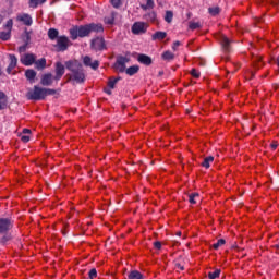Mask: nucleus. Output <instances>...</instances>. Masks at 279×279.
Segmentation results:
<instances>
[{"instance_id": "1", "label": "nucleus", "mask_w": 279, "mask_h": 279, "mask_svg": "<svg viewBox=\"0 0 279 279\" xmlns=\"http://www.w3.org/2000/svg\"><path fill=\"white\" fill-rule=\"evenodd\" d=\"M95 32L96 34H102L104 25L89 23L85 25H75L69 29L71 40H77L78 38H86Z\"/></svg>"}, {"instance_id": "2", "label": "nucleus", "mask_w": 279, "mask_h": 279, "mask_svg": "<svg viewBox=\"0 0 279 279\" xmlns=\"http://www.w3.org/2000/svg\"><path fill=\"white\" fill-rule=\"evenodd\" d=\"M68 71H71L70 74H66L68 82H76V84H82L86 80V74H84V69L82 64L77 61H68L65 63Z\"/></svg>"}, {"instance_id": "3", "label": "nucleus", "mask_w": 279, "mask_h": 279, "mask_svg": "<svg viewBox=\"0 0 279 279\" xmlns=\"http://www.w3.org/2000/svg\"><path fill=\"white\" fill-rule=\"evenodd\" d=\"M45 88L43 87L34 86L33 90H29L27 93V98L35 101H40L45 99Z\"/></svg>"}, {"instance_id": "4", "label": "nucleus", "mask_w": 279, "mask_h": 279, "mask_svg": "<svg viewBox=\"0 0 279 279\" xmlns=\"http://www.w3.org/2000/svg\"><path fill=\"white\" fill-rule=\"evenodd\" d=\"M147 29H149V23L147 22H135L131 27V32L135 34V36L146 34Z\"/></svg>"}, {"instance_id": "5", "label": "nucleus", "mask_w": 279, "mask_h": 279, "mask_svg": "<svg viewBox=\"0 0 279 279\" xmlns=\"http://www.w3.org/2000/svg\"><path fill=\"white\" fill-rule=\"evenodd\" d=\"M71 39L66 37V35H61L57 39V44L54 45L57 51H66L69 47H71Z\"/></svg>"}, {"instance_id": "6", "label": "nucleus", "mask_w": 279, "mask_h": 279, "mask_svg": "<svg viewBox=\"0 0 279 279\" xmlns=\"http://www.w3.org/2000/svg\"><path fill=\"white\" fill-rule=\"evenodd\" d=\"M90 47L94 51H104L106 49V39L104 37H96L92 39Z\"/></svg>"}, {"instance_id": "7", "label": "nucleus", "mask_w": 279, "mask_h": 279, "mask_svg": "<svg viewBox=\"0 0 279 279\" xmlns=\"http://www.w3.org/2000/svg\"><path fill=\"white\" fill-rule=\"evenodd\" d=\"M128 62H130V57H118L114 64L116 71L119 73H125V64H128Z\"/></svg>"}, {"instance_id": "8", "label": "nucleus", "mask_w": 279, "mask_h": 279, "mask_svg": "<svg viewBox=\"0 0 279 279\" xmlns=\"http://www.w3.org/2000/svg\"><path fill=\"white\" fill-rule=\"evenodd\" d=\"M14 222L10 218H0V234H5V232L12 230Z\"/></svg>"}, {"instance_id": "9", "label": "nucleus", "mask_w": 279, "mask_h": 279, "mask_svg": "<svg viewBox=\"0 0 279 279\" xmlns=\"http://www.w3.org/2000/svg\"><path fill=\"white\" fill-rule=\"evenodd\" d=\"M20 62L24 64V66H32L36 62V54L34 53H25L21 57Z\"/></svg>"}, {"instance_id": "10", "label": "nucleus", "mask_w": 279, "mask_h": 279, "mask_svg": "<svg viewBox=\"0 0 279 279\" xmlns=\"http://www.w3.org/2000/svg\"><path fill=\"white\" fill-rule=\"evenodd\" d=\"M83 64L85 66H89V69H93L94 71H97L99 69V61L95 60L93 61V58L85 56L83 58Z\"/></svg>"}, {"instance_id": "11", "label": "nucleus", "mask_w": 279, "mask_h": 279, "mask_svg": "<svg viewBox=\"0 0 279 279\" xmlns=\"http://www.w3.org/2000/svg\"><path fill=\"white\" fill-rule=\"evenodd\" d=\"M16 21L20 23H24L27 27L32 26V23H34V20H32V15L27 13H22L16 16Z\"/></svg>"}, {"instance_id": "12", "label": "nucleus", "mask_w": 279, "mask_h": 279, "mask_svg": "<svg viewBox=\"0 0 279 279\" xmlns=\"http://www.w3.org/2000/svg\"><path fill=\"white\" fill-rule=\"evenodd\" d=\"M64 64H62V62H57L54 65V80L57 82H60V80H62V76L64 75Z\"/></svg>"}, {"instance_id": "13", "label": "nucleus", "mask_w": 279, "mask_h": 279, "mask_svg": "<svg viewBox=\"0 0 279 279\" xmlns=\"http://www.w3.org/2000/svg\"><path fill=\"white\" fill-rule=\"evenodd\" d=\"M53 80H56V77H53V74L47 73L41 76L40 84L41 86H51V84H53Z\"/></svg>"}, {"instance_id": "14", "label": "nucleus", "mask_w": 279, "mask_h": 279, "mask_svg": "<svg viewBox=\"0 0 279 279\" xmlns=\"http://www.w3.org/2000/svg\"><path fill=\"white\" fill-rule=\"evenodd\" d=\"M9 60H10V63L7 69V72L10 74V73H13L14 69H16V64H19V59L14 54H9Z\"/></svg>"}, {"instance_id": "15", "label": "nucleus", "mask_w": 279, "mask_h": 279, "mask_svg": "<svg viewBox=\"0 0 279 279\" xmlns=\"http://www.w3.org/2000/svg\"><path fill=\"white\" fill-rule=\"evenodd\" d=\"M137 62H140V64H144L145 66H150L153 60L151 57L147 54H138Z\"/></svg>"}, {"instance_id": "16", "label": "nucleus", "mask_w": 279, "mask_h": 279, "mask_svg": "<svg viewBox=\"0 0 279 279\" xmlns=\"http://www.w3.org/2000/svg\"><path fill=\"white\" fill-rule=\"evenodd\" d=\"M46 68H47V59L41 58L37 61L35 60V69H37V71H43Z\"/></svg>"}, {"instance_id": "17", "label": "nucleus", "mask_w": 279, "mask_h": 279, "mask_svg": "<svg viewBox=\"0 0 279 279\" xmlns=\"http://www.w3.org/2000/svg\"><path fill=\"white\" fill-rule=\"evenodd\" d=\"M213 162H215V157H205L203 162L201 163V167H204V169H210V165H213Z\"/></svg>"}, {"instance_id": "18", "label": "nucleus", "mask_w": 279, "mask_h": 279, "mask_svg": "<svg viewBox=\"0 0 279 279\" xmlns=\"http://www.w3.org/2000/svg\"><path fill=\"white\" fill-rule=\"evenodd\" d=\"M48 38L50 40H58V38H60V32L56 28H49Z\"/></svg>"}, {"instance_id": "19", "label": "nucleus", "mask_w": 279, "mask_h": 279, "mask_svg": "<svg viewBox=\"0 0 279 279\" xmlns=\"http://www.w3.org/2000/svg\"><path fill=\"white\" fill-rule=\"evenodd\" d=\"M8 108V96L0 92V110H5Z\"/></svg>"}, {"instance_id": "20", "label": "nucleus", "mask_w": 279, "mask_h": 279, "mask_svg": "<svg viewBox=\"0 0 279 279\" xmlns=\"http://www.w3.org/2000/svg\"><path fill=\"white\" fill-rule=\"evenodd\" d=\"M153 40H165L167 38V33L162 31H158L151 36Z\"/></svg>"}, {"instance_id": "21", "label": "nucleus", "mask_w": 279, "mask_h": 279, "mask_svg": "<svg viewBox=\"0 0 279 279\" xmlns=\"http://www.w3.org/2000/svg\"><path fill=\"white\" fill-rule=\"evenodd\" d=\"M221 45H222L223 51H226L228 53L230 51V39H228V37L223 36L221 38Z\"/></svg>"}, {"instance_id": "22", "label": "nucleus", "mask_w": 279, "mask_h": 279, "mask_svg": "<svg viewBox=\"0 0 279 279\" xmlns=\"http://www.w3.org/2000/svg\"><path fill=\"white\" fill-rule=\"evenodd\" d=\"M138 71H141V66L138 65H133L130 66L129 69L125 70L126 75H136V73H138Z\"/></svg>"}, {"instance_id": "23", "label": "nucleus", "mask_w": 279, "mask_h": 279, "mask_svg": "<svg viewBox=\"0 0 279 279\" xmlns=\"http://www.w3.org/2000/svg\"><path fill=\"white\" fill-rule=\"evenodd\" d=\"M146 21L149 23H158V17L156 15V12H149L148 14L145 15Z\"/></svg>"}, {"instance_id": "24", "label": "nucleus", "mask_w": 279, "mask_h": 279, "mask_svg": "<svg viewBox=\"0 0 279 279\" xmlns=\"http://www.w3.org/2000/svg\"><path fill=\"white\" fill-rule=\"evenodd\" d=\"M117 17V13L112 12L109 16L105 17V24L106 25H114V19Z\"/></svg>"}, {"instance_id": "25", "label": "nucleus", "mask_w": 279, "mask_h": 279, "mask_svg": "<svg viewBox=\"0 0 279 279\" xmlns=\"http://www.w3.org/2000/svg\"><path fill=\"white\" fill-rule=\"evenodd\" d=\"M128 278L129 279H143V274H141V271H138V270H132L131 272H129Z\"/></svg>"}, {"instance_id": "26", "label": "nucleus", "mask_w": 279, "mask_h": 279, "mask_svg": "<svg viewBox=\"0 0 279 279\" xmlns=\"http://www.w3.org/2000/svg\"><path fill=\"white\" fill-rule=\"evenodd\" d=\"M119 80H121V77H110L107 83L108 88L113 89L114 86H117V84L119 83Z\"/></svg>"}, {"instance_id": "27", "label": "nucleus", "mask_w": 279, "mask_h": 279, "mask_svg": "<svg viewBox=\"0 0 279 279\" xmlns=\"http://www.w3.org/2000/svg\"><path fill=\"white\" fill-rule=\"evenodd\" d=\"M47 0H29L28 5L29 8H38V5H43V3H46Z\"/></svg>"}, {"instance_id": "28", "label": "nucleus", "mask_w": 279, "mask_h": 279, "mask_svg": "<svg viewBox=\"0 0 279 279\" xmlns=\"http://www.w3.org/2000/svg\"><path fill=\"white\" fill-rule=\"evenodd\" d=\"M161 58H162V60L171 61V60H174L175 54H173V52L167 50V51H165V52L161 54Z\"/></svg>"}, {"instance_id": "29", "label": "nucleus", "mask_w": 279, "mask_h": 279, "mask_svg": "<svg viewBox=\"0 0 279 279\" xmlns=\"http://www.w3.org/2000/svg\"><path fill=\"white\" fill-rule=\"evenodd\" d=\"M189 202L190 204H196L197 202H199V193H191L189 195Z\"/></svg>"}, {"instance_id": "30", "label": "nucleus", "mask_w": 279, "mask_h": 279, "mask_svg": "<svg viewBox=\"0 0 279 279\" xmlns=\"http://www.w3.org/2000/svg\"><path fill=\"white\" fill-rule=\"evenodd\" d=\"M25 76H26V78L29 80V82H34V80H36V71H34V70H26Z\"/></svg>"}, {"instance_id": "31", "label": "nucleus", "mask_w": 279, "mask_h": 279, "mask_svg": "<svg viewBox=\"0 0 279 279\" xmlns=\"http://www.w3.org/2000/svg\"><path fill=\"white\" fill-rule=\"evenodd\" d=\"M11 37L12 33H10L9 31L0 32V40H10Z\"/></svg>"}, {"instance_id": "32", "label": "nucleus", "mask_w": 279, "mask_h": 279, "mask_svg": "<svg viewBox=\"0 0 279 279\" xmlns=\"http://www.w3.org/2000/svg\"><path fill=\"white\" fill-rule=\"evenodd\" d=\"M221 276V269H216L214 272H208V279H217Z\"/></svg>"}, {"instance_id": "33", "label": "nucleus", "mask_w": 279, "mask_h": 279, "mask_svg": "<svg viewBox=\"0 0 279 279\" xmlns=\"http://www.w3.org/2000/svg\"><path fill=\"white\" fill-rule=\"evenodd\" d=\"M208 12L211 16H217V14L221 12V9H219V7H211L208 9Z\"/></svg>"}, {"instance_id": "34", "label": "nucleus", "mask_w": 279, "mask_h": 279, "mask_svg": "<svg viewBox=\"0 0 279 279\" xmlns=\"http://www.w3.org/2000/svg\"><path fill=\"white\" fill-rule=\"evenodd\" d=\"M202 27V24L199 22H190L189 28L192 31L199 29Z\"/></svg>"}, {"instance_id": "35", "label": "nucleus", "mask_w": 279, "mask_h": 279, "mask_svg": "<svg viewBox=\"0 0 279 279\" xmlns=\"http://www.w3.org/2000/svg\"><path fill=\"white\" fill-rule=\"evenodd\" d=\"M13 26H14V22L12 21V19H10L9 21H7V24L4 25V29H7V32L12 34Z\"/></svg>"}, {"instance_id": "36", "label": "nucleus", "mask_w": 279, "mask_h": 279, "mask_svg": "<svg viewBox=\"0 0 279 279\" xmlns=\"http://www.w3.org/2000/svg\"><path fill=\"white\" fill-rule=\"evenodd\" d=\"M222 245H226V240L220 239V240L217 241V243L213 244V248L218 250V248L222 247Z\"/></svg>"}, {"instance_id": "37", "label": "nucleus", "mask_w": 279, "mask_h": 279, "mask_svg": "<svg viewBox=\"0 0 279 279\" xmlns=\"http://www.w3.org/2000/svg\"><path fill=\"white\" fill-rule=\"evenodd\" d=\"M143 10H151L154 8V0H146V4L142 5Z\"/></svg>"}, {"instance_id": "38", "label": "nucleus", "mask_w": 279, "mask_h": 279, "mask_svg": "<svg viewBox=\"0 0 279 279\" xmlns=\"http://www.w3.org/2000/svg\"><path fill=\"white\" fill-rule=\"evenodd\" d=\"M165 21H166L167 23H171V22L173 21V12L167 11V12H166V16H165Z\"/></svg>"}, {"instance_id": "39", "label": "nucleus", "mask_w": 279, "mask_h": 279, "mask_svg": "<svg viewBox=\"0 0 279 279\" xmlns=\"http://www.w3.org/2000/svg\"><path fill=\"white\" fill-rule=\"evenodd\" d=\"M190 73H191L192 77H194L195 80H199L201 73L198 72L197 69H192Z\"/></svg>"}, {"instance_id": "40", "label": "nucleus", "mask_w": 279, "mask_h": 279, "mask_svg": "<svg viewBox=\"0 0 279 279\" xmlns=\"http://www.w3.org/2000/svg\"><path fill=\"white\" fill-rule=\"evenodd\" d=\"M89 279H95L97 278V269L93 268L88 272Z\"/></svg>"}, {"instance_id": "41", "label": "nucleus", "mask_w": 279, "mask_h": 279, "mask_svg": "<svg viewBox=\"0 0 279 279\" xmlns=\"http://www.w3.org/2000/svg\"><path fill=\"white\" fill-rule=\"evenodd\" d=\"M49 95H56V89L45 88V97Z\"/></svg>"}, {"instance_id": "42", "label": "nucleus", "mask_w": 279, "mask_h": 279, "mask_svg": "<svg viewBox=\"0 0 279 279\" xmlns=\"http://www.w3.org/2000/svg\"><path fill=\"white\" fill-rule=\"evenodd\" d=\"M25 51H27V44L19 47V52L20 53H25Z\"/></svg>"}, {"instance_id": "43", "label": "nucleus", "mask_w": 279, "mask_h": 279, "mask_svg": "<svg viewBox=\"0 0 279 279\" xmlns=\"http://www.w3.org/2000/svg\"><path fill=\"white\" fill-rule=\"evenodd\" d=\"M113 8H119L121 5V0H111Z\"/></svg>"}, {"instance_id": "44", "label": "nucleus", "mask_w": 279, "mask_h": 279, "mask_svg": "<svg viewBox=\"0 0 279 279\" xmlns=\"http://www.w3.org/2000/svg\"><path fill=\"white\" fill-rule=\"evenodd\" d=\"M180 45H182V43H180V41H174L173 45H172V50H173V51H178V47H180Z\"/></svg>"}, {"instance_id": "45", "label": "nucleus", "mask_w": 279, "mask_h": 279, "mask_svg": "<svg viewBox=\"0 0 279 279\" xmlns=\"http://www.w3.org/2000/svg\"><path fill=\"white\" fill-rule=\"evenodd\" d=\"M21 141L22 143H29V135H22Z\"/></svg>"}, {"instance_id": "46", "label": "nucleus", "mask_w": 279, "mask_h": 279, "mask_svg": "<svg viewBox=\"0 0 279 279\" xmlns=\"http://www.w3.org/2000/svg\"><path fill=\"white\" fill-rule=\"evenodd\" d=\"M154 247H155L156 250H161V248H162V243L159 242V241H157V242L154 243Z\"/></svg>"}, {"instance_id": "47", "label": "nucleus", "mask_w": 279, "mask_h": 279, "mask_svg": "<svg viewBox=\"0 0 279 279\" xmlns=\"http://www.w3.org/2000/svg\"><path fill=\"white\" fill-rule=\"evenodd\" d=\"M23 134L29 136V134H32V130H29V129H23Z\"/></svg>"}, {"instance_id": "48", "label": "nucleus", "mask_w": 279, "mask_h": 279, "mask_svg": "<svg viewBox=\"0 0 279 279\" xmlns=\"http://www.w3.org/2000/svg\"><path fill=\"white\" fill-rule=\"evenodd\" d=\"M271 149H278V142L270 144Z\"/></svg>"}, {"instance_id": "49", "label": "nucleus", "mask_w": 279, "mask_h": 279, "mask_svg": "<svg viewBox=\"0 0 279 279\" xmlns=\"http://www.w3.org/2000/svg\"><path fill=\"white\" fill-rule=\"evenodd\" d=\"M177 269H180L181 271H184V266H181L180 264H175Z\"/></svg>"}, {"instance_id": "50", "label": "nucleus", "mask_w": 279, "mask_h": 279, "mask_svg": "<svg viewBox=\"0 0 279 279\" xmlns=\"http://www.w3.org/2000/svg\"><path fill=\"white\" fill-rule=\"evenodd\" d=\"M105 93H107V95H112V89L109 88H105Z\"/></svg>"}, {"instance_id": "51", "label": "nucleus", "mask_w": 279, "mask_h": 279, "mask_svg": "<svg viewBox=\"0 0 279 279\" xmlns=\"http://www.w3.org/2000/svg\"><path fill=\"white\" fill-rule=\"evenodd\" d=\"M0 23H3V16L0 15Z\"/></svg>"}, {"instance_id": "52", "label": "nucleus", "mask_w": 279, "mask_h": 279, "mask_svg": "<svg viewBox=\"0 0 279 279\" xmlns=\"http://www.w3.org/2000/svg\"><path fill=\"white\" fill-rule=\"evenodd\" d=\"M259 66H263V61L259 60Z\"/></svg>"}]
</instances>
